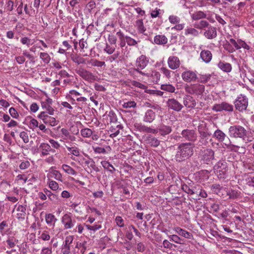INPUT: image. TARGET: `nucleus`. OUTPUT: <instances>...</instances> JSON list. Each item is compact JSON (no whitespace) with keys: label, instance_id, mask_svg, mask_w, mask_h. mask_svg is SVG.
Instances as JSON below:
<instances>
[{"label":"nucleus","instance_id":"1","mask_svg":"<svg viewBox=\"0 0 254 254\" xmlns=\"http://www.w3.org/2000/svg\"><path fill=\"white\" fill-rule=\"evenodd\" d=\"M194 145L191 143H182L178 146L175 159L182 162L190 158L193 154Z\"/></svg>","mask_w":254,"mask_h":254},{"label":"nucleus","instance_id":"2","mask_svg":"<svg viewBox=\"0 0 254 254\" xmlns=\"http://www.w3.org/2000/svg\"><path fill=\"white\" fill-rule=\"evenodd\" d=\"M214 172L220 179H225L227 176L228 166L225 160H220L213 167Z\"/></svg>","mask_w":254,"mask_h":254},{"label":"nucleus","instance_id":"3","mask_svg":"<svg viewBox=\"0 0 254 254\" xmlns=\"http://www.w3.org/2000/svg\"><path fill=\"white\" fill-rule=\"evenodd\" d=\"M228 133L231 137L241 138L245 140L247 136V131L242 126L236 125L230 127L228 129Z\"/></svg>","mask_w":254,"mask_h":254},{"label":"nucleus","instance_id":"4","mask_svg":"<svg viewBox=\"0 0 254 254\" xmlns=\"http://www.w3.org/2000/svg\"><path fill=\"white\" fill-rule=\"evenodd\" d=\"M148 63L149 59L146 56L142 55L136 59L135 63V68L133 70L142 75H148L145 74V72L141 71L146 67Z\"/></svg>","mask_w":254,"mask_h":254},{"label":"nucleus","instance_id":"5","mask_svg":"<svg viewBox=\"0 0 254 254\" xmlns=\"http://www.w3.org/2000/svg\"><path fill=\"white\" fill-rule=\"evenodd\" d=\"M248 98L244 94H240L234 102L236 110L240 112H244L247 110L248 106Z\"/></svg>","mask_w":254,"mask_h":254},{"label":"nucleus","instance_id":"6","mask_svg":"<svg viewBox=\"0 0 254 254\" xmlns=\"http://www.w3.org/2000/svg\"><path fill=\"white\" fill-rule=\"evenodd\" d=\"M185 90L189 94L199 96L203 95L205 86L202 84L198 83L187 85L185 86Z\"/></svg>","mask_w":254,"mask_h":254},{"label":"nucleus","instance_id":"7","mask_svg":"<svg viewBox=\"0 0 254 254\" xmlns=\"http://www.w3.org/2000/svg\"><path fill=\"white\" fill-rule=\"evenodd\" d=\"M12 213L13 216L18 220H24L27 213L26 206L16 204L14 205Z\"/></svg>","mask_w":254,"mask_h":254},{"label":"nucleus","instance_id":"8","mask_svg":"<svg viewBox=\"0 0 254 254\" xmlns=\"http://www.w3.org/2000/svg\"><path fill=\"white\" fill-rule=\"evenodd\" d=\"M76 72L83 79L90 82H93L97 79L96 76L81 66L76 69Z\"/></svg>","mask_w":254,"mask_h":254},{"label":"nucleus","instance_id":"9","mask_svg":"<svg viewBox=\"0 0 254 254\" xmlns=\"http://www.w3.org/2000/svg\"><path fill=\"white\" fill-rule=\"evenodd\" d=\"M61 222L65 229H70L75 226L76 221L70 213H65L62 217Z\"/></svg>","mask_w":254,"mask_h":254},{"label":"nucleus","instance_id":"10","mask_svg":"<svg viewBox=\"0 0 254 254\" xmlns=\"http://www.w3.org/2000/svg\"><path fill=\"white\" fill-rule=\"evenodd\" d=\"M212 110L216 112H222L223 111L232 112L233 111L234 108L232 104L226 102H222L219 104H215L212 106Z\"/></svg>","mask_w":254,"mask_h":254},{"label":"nucleus","instance_id":"11","mask_svg":"<svg viewBox=\"0 0 254 254\" xmlns=\"http://www.w3.org/2000/svg\"><path fill=\"white\" fill-rule=\"evenodd\" d=\"M38 118L41 119L44 124H48L51 126L54 127L58 124V121L56 119L48 115L45 112H41L39 115Z\"/></svg>","mask_w":254,"mask_h":254},{"label":"nucleus","instance_id":"12","mask_svg":"<svg viewBox=\"0 0 254 254\" xmlns=\"http://www.w3.org/2000/svg\"><path fill=\"white\" fill-rule=\"evenodd\" d=\"M181 76L183 80L187 82H194L197 79L196 72L190 70L184 71Z\"/></svg>","mask_w":254,"mask_h":254},{"label":"nucleus","instance_id":"13","mask_svg":"<svg viewBox=\"0 0 254 254\" xmlns=\"http://www.w3.org/2000/svg\"><path fill=\"white\" fill-rule=\"evenodd\" d=\"M47 172H48L47 174V179H52V178H54L55 180L61 182H63L62 174L60 171L55 169L53 167H51Z\"/></svg>","mask_w":254,"mask_h":254},{"label":"nucleus","instance_id":"14","mask_svg":"<svg viewBox=\"0 0 254 254\" xmlns=\"http://www.w3.org/2000/svg\"><path fill=\"white\" fill-rule=\"evenodd\" d=\"M167 107L176 112L180 111L183 108V106L176 99L174 98L169 99L167 102Z\"/></svg>","mask_w":254,"mask_h":254},{"label":"nucleus","instance_id":"15","mask_svg":"<svg viewBox=\"0 0 254 254\" xmlns=\"http://www.w3.org/2000/svg\"><path fill=\"white\" fill-rule=\"evenodd\" d=\"M51 229H49L47 227L45 229L40 230L38 233V238L39 240L47 242L51 239Z\"/></svg>","mask_w":254,"mask_h":254},{"label":"nucleus","instance_id":"16","mask_svg":"<svg viewBox=\"0 0 254 254\" xmlns=\"http://www.w3.org/2000/svg\"><path fill=\"white\" fill-rule=\"evenodd\" d=\"M182 137L186 140L194 142L197 139V134L195 131L191 129H184L181 133Z\"/></svg>","mask_w":254,"mask_h":254},{"label":"nucleus","instance_id":"17","mask_svg":"<svg viewBox=\"0 0 254 254\" xmlns=\"http://www.w3.org/2000/svg\"><path fill=\"white\" fill-rule=\"evenodd\" d=\"M67 150L69 152L70 154L72 156L70 157V158L76 162H78L79 163L80 162V160L79 159H76L75 157H82V156L80 154V149L77 147L75 146L69 147V146H66Z\"/></svg>","mask_w":254,"mask_h":254},{"label":"nucleus","instance_id":"18","mask_svg":"<svg viewBox=\"0 0 254 254\" xmlns=\"http://www.w3.org/2000/svg\"><path fill=\"white\" fill-rule=\"evenodd\" d=\"M167 63L169 67L173 70L179 68L181 64L179 59L176 56L169 57Z\"/></svg>","mask_w":254,"mask_h":254},{"label":"nucleus","instance_id":"19","mask_svg":"<svg viewBox=\"0 0 254 254\" xmlns=\"http://www.w3.org/2000/svg\"><path fill=\"white\" fill-rule=\"evenodd\" d=\"M136 129L140 132L156 134L158 132V129L148 127L141 124H137L135 126Z\"/></svg>","mask_w":254,"mask_h":254},{"label":"nucleus","instance_id":"20","mask_svg":"<svg viewBox=\"0 0 254 254\" xmlns=\"http://www.w3.org/2000/svg\"><path fill=\"white\" fill-rule=\"evenodd\" d=\"M200 59L205 64H209L212 59V54L209 50H202L200 53Z\"/></svg>","mask_w":254,"mask_h":254},{"label":"nucleus","instance_id":"21","mask_svg":"<svg viewBox=\"0 0 254 254\" xmlns=\"http://www.w3.org/2000/svg\"><path fill=\"white\" fill-rule=\"evenodd\" d=\"M183 103L186 108L189 109H192L194 108L196 105L195 100L190 95H186L184 97Z\"/></svg>","mask_w":254,"mask_h":254},{"label":"nucleus","instance_id":"22","mask_svg":"<svg viewBox=\"0 0 254 254\" xmlns=\"http://www.w3.org/2000/svg\"><path fill=\"white\" fill-rule=\"evenodd\" d=\"M204 36L208 39L215 38L217 36L216 28L211 26L208 27L204 32Z\"/></svg>","mask_w":254,"mask_h":254},{"label":"nucleus","instance_id":"23","mask_svg":"<svg viewBox=\"0 0 254 254\" xmlns=\"http://www.w3.org/2000/svg\"><path fill=\"white\" fill-rule=\"evenodd\" d=\"M47 184L49 188L55 193H58L61 190V188L60 187L59 184L52 179H47Z\"/></svg>","mask_w":254,"mask_h":254},{"label":"nucleus","instance_id":"24","mask_svg":"<svg viewBox=\"0 0 254 254\" xmlns=\"http://www.w3.org/2000/svg\"><path fill=\"white\" fill-rule=\"evenodd\" d=\"M155 113L152 110L148 109L145 113L143 121L146 123H151L155 120Z\"/></svg>","mask_w":254,"mask_h":254},{"label":"nucleus","instance_id":"25","mask_svg":"<svg viewBox=\"0 0 254 254\" xmlns=\"http://www.w3.org/2000/svg\"><path fill=\"white\" fill-rule=\"evenodd\" d=\"M58 219L52 213L46 214L45 215V221L47 225L49 227L54 228Z\"/></svg>","mask_w":254,"mask_h":254},{"label":"nucleus","instance_id":"26","mask_svg":"<svg viewBox=\"0 0 254 254\" xmlns=\"http://www.w3.org/2000/svg\"><path fill=\"white\" fill-rule=\"evenodd\" d=\"M199 32L195 28L187 27L184 30V34L186 36H190L191 37H198L199 35Z\"/></svg>","mask_w":254,"mask_h":254},{"label":"nucleus","instance_id":"27","mask_svg":"<svg viewBox=\"0 0 254 254\" xmlns=\"http://www.w3.org/2000/svg\"><path fill=\"white\" fill-rule=\"evenodd\" d=\"M26 121L28 122L27 126L28 127L33 131L36 130L38 128L39 123L35 119L31 117H27Z\"/></svg>","mask_w":254,"mask_h":254},{"label":"nucleus","instance_id":"28","mask_svg":"<svg viewBox=\"0 0 254 254\" xmlns=\"http://www.w3.org/2000/svg\"><path fill=\"white\" fill-rule=\"evenodd\" d=\"M217 66L223 71L227 73L230 72L232 69L231 64L224 61H220L217 64Z\"/></svg>","mask_w":254,"mask_h":254},{"label":"nucleus","instance_id":"29","mask_svg":"<svg viewBox=\"0 0 254 254\" xmlns=\"http://www.w3.org/2000/svg\"><path fill=\"white\" fill-rule=\"evenodd\" d=\"M39 149L41 152V155L44 156L49 154L50 151H52L51 146L46 143H42L40 144Z\"/></svg>","mask_w":254,"mask_h":254},{"label":"nucleus","instance_id":"30","mask_svg":"<svg viewBox=\"0 0 254 254\" xmlns=\"http://www.w3.org/2000/svg\"><path fill=\"white\" fill-rule=\"evenodd\" d=\"M174 230L179 235L185 238L190 239L192 238V235L190 233L182 229L179 227H175L174 228Z\"/></svg>","mask_w":254,"mask_h":254},{"label":"nucleus","instance_id":"31","mask_svg":"<svg viewBox=\"0 0 254 254\" xmlns=\"http://www.w3.org/2000/svg\"><path fill=\"white\" fill-rule=\"evenodd\" d=\"M148 75H145L147 77L151 78L153 82L157 83L160 79V74L159 72L155 70H152L150 72H145Z\"/></svg>","mask_w":254,"mask_h":254},{"label":"nucleus","instance_id":"32","mask_svg":"<svg viewBox=\"0 0 254 254\" xmlns=\"http://www.w3.org/2000/svg\"><path fill=\"white\" fill-rule=\"evenodd\" d=\"M146 143L148 144L149 145L154 147H156L159 146L160 142V140L157 138L150 135H149L146 137Z\"/></svg>","mask_w":254,"mask_h":254},{"label":"nucleus","instance_id":"33","mask_svg":"<svg viewBox=\"0 0 254 254\" xmlns=\"http://www.w3.org/2000/svg\"><path fill=\"white\" fill-rule=\"evenodd\" d=\"M157 129H158V132L160 134L163 136L169 134L172 131V128L170 126L164 125L160 126Z\"/></svg>","mask_w":254,"mask_h":254},{"label":"nucleus","instance_id":"34","mask_svg":"<svg viewBox=\"0 0 254 254\" xmlns=\"http://www.w3.org/2000/svg\"><path fill=\"white\" fill-rule=\"evenodd\" d=\"M167 42L168 39L163 35H158L154 38V43L157 45H164Z\"/></svg>","mask_w":254,"mask_h":254},{"label":"nucleus","instance_id":"35","mask_svg":"<svg viewBox=\"0 0 254 254\" xmlns=\"http://www.w3.org/2000/svg\"><path fill=\"white\" fill-rule=\"evenodd\" d=\"M81 94L74 90H71L69 91V93L66 95V98L68 99V101L71 102H74L75 101V98L78 97V96Z\"/></svg>","mask_w":254,"mask_h":254},{"label":"nucleus","instance_id":"36","mask_svg":"<svg viewBox=\"0 0 254 254\" xmlns=\"http://www.w3.org/2000/svg\"><path fill=\"white\" fill-rule=\"evenodd\" d=\"M214 152L210 149H207L204 151L203 158L206 162L210 161L214 158Z\"/></svg>","mask_w":254,"mask_h":254},{"label":"nucleus","instance_id":"37","mask_svg":"<svg viewBox=\"0 0 254 254\" xmlns=\"http://www.w3.org/2000/svg\"><path fill=\"white\" fill-rule=\"evenodd\" d=\"M116 34L119 39V45L121 48L124 47L127 43V36H125L123 33L120 31L118 32Z\"/></svg>","mask_w":254,"mask_h":254},{"label":"nucleus","instance_id":"38","mask_svg":"<svg viewBox=\"0 0 254 254\" xmlns=\"http://www.w3.org/2000/svg\"><path fill=\"white\" fill-rule=\"evenodd\" d=\"M18 242V240L13 236H8L6 243L7 245V248L8 249L13 248Z\"/></svg>","mask_w":254,"mask_h":254},{"label":"nucleus","instance_id":"39","mask_svg":"<svg viewBox=\"0 0 254 254\" xmlns=\"http://www.w3.org/2000/svg\"><path fill=\"white\" fill-rule=\"evenodd\" d=\"M135 27L139 33L143 34L146 31L142 19L137 20L135 22Z\"/></svg>","mask_w":254,"mask_h":254},{"label":"nucleus","instance_id":"40","mask_svg":"<svg viewBox=\"0 0 254 254\" xmlns=\"http://www.w3.org/2000/svg\"><path fill=\"white\" fill-rule=\"evenodd\" d=\"M213 136L220 142L223 141L226 136V134L220 129L215 130Z\"/></svg>","mask_w":254,"mask_h":254},{"label":"nucleus","instance_id":"41","mask_svg":"<svg viewBox=\"0 0 254 254\" xmlns=\"http://www.w3.org/2000/svg\"><path fill=\"white\" fill-rule=\"evenodd\" d=\"M206 16V14L201 11H196L191 14V18L193 20H197L204 18H205Z\"/></svg>","mask_w":254,"mask_h":254},{"label":"nucleus","instance_id":"42","mask_svg":"<svg viewBox=\"0 0 254 254\" xmlns=\"http://www.w3.org/2000/svg\"><path fill=\"white\" fill-rule=\"evenodd\" d=\"M195 5L198 7H208L210 6L211 2L209 1V0H196L194 2Z\"/></svg>","mask_w":254,"mask_h":254},{"label":"nucleus","instance_id":"43","mask_svg":"<svg viewBox=\"0 0 254 254\" xmlns=\"http://www.w3.org/2000/svg\"><path fill=\"white\" fill-rule=\"evenodd\" d=\"M62 169L65 173L70 175H75L76 174V171L70 166L66 164H63L62 166Z\"/></svg>","mask_w":254,"mask_h":254},{"label":"nucleus","instance_id":"44","mask_svg":"<svg viewBox=\"0 0 254 254\" xmlns=\"http://www.w3.org/2000/svg\"><path fill=\"white\" fill-rule=\"evenodd\" d=\"M106 149H108V151H107L105 148L101 147H93V149L95 153L97 154H106L108 152L110 151L111 147L109 146H106Z\"/></svg>","mask_w":254,"mask_h":254},{"label":"nucleus","instance_id":"45","mask_svg":"<svg viewBox=\"0 0 254 254\" xmlns=\"http://www.w3.org/2000/svg\"><path fill=\"white\" fill-rule=\"evenodd\" d=\"M61 132L62 134V137L64 139L72 140L74 138V137L72 136L68 130L65 128H62L61 130Z\"/></svg>","mask_w":254,"mask_h":254},{"label":"nucleus","instance_id":"46","mask_svg":"<svg viewBox=\"0 0 254 254\" xmlns=\"http://www.w3.org/2000/svg\"><path fill=\"white\" fill-rule=\"evenodd\" d=\"M81 135L84 138H89L90 137L92 134L93 131L88 128H84L80 130Z\"/></svg>","mask_w":254,"mask_h":254},{"label":"nucleus","instance_id":"47","mask_svg":"<svg viewBox=\"0 0 254 254\" xmlns=\"http://www.w3.org/2000/svg\"><path fill=\"white\" fill-rule=\"evenodd\" d=\"M71 59L74 63L78 64L85 63V59L77 55H72L71 57Z\"/></svg>","mask_w":254,"mask_h":254},{"label":"nucleus","instance_id":"48","mask_svg":"<svg viewBox=\"0 0 254 254\" xmlns=\"http://www.w3.org/2000/svg\"><path fill=\"white\" fill-rule=\"evenodd\" d=\"M101 164L104 168L107 169L108 171H109L112 173H113L116 170L114 166L108 161H102L101 162Z\"/></svg>","mask_w":254,"mask_h":254},{"label":"nucleus","instance_id":"49","mask_svg":"<svg viewBox=\"0 0 254 254\" xmlns=\"http://www.w3.org/2000/svg\"><path fill=\"white\" fill-rule=\"evenodd\" d=\"M39 57L42 60L44 63L49 64L51 61L50 55L45 52H41L39 53Z\"/></svg>","mask_w":254,"mask_h":254},{"label":"nucleus","instance_id":"50","mask_svg":"<svg viewBox=\"0 0 254 254\" xmlns=\"http://www.w3.org/2000/svg\"><path fill=\"white\" fill-rule=\"evenodd\" d=\"M209 23L206 20H201L199 22L194 24V27L199 29H203L205 28L208 27Z\"/></svg>","mask_w":254,"mask_h":254},{"label":"nucleus","instance_id":"51","mask_svg":"<svg viewBox=\"0 0 254 254\" xmlns=\"http://www.w3.org/2000/svg\"><path fill=\"white\" fill-rule=\"evenodd\" d=\"M88 64L94 66L102 67L105 65L104 62H101L95 59H92L87 62Z\"/></svg>","mask_w":254,"mask_h":254},{"label":"nucleus","instance_id":"52","mask_svg":"<svg viewBox=\"0 0 254 254\" xmlns=\"http://www.w3.org/2000/svg\"><path fill=\"white\" fill-rule=\"evenodd\" d=\"M161 89L171 93H174L175 91V87L170 84H162L161 86Z\"/></svg>","mask_w":254,"mask_h":254},{"label":"nucleus","instance_id":"53","mask_svg":"<svg viewBox=\"0 0 254 254\" xmlns=\"http://www.w3.org/2000/svg\"><path fill=\"white\" fill-rule=\"evenodd\" d=\"M209 174L210 172L207 170H204L200 171L198 173L199 177L201 178L200 182L208 180L209 177Z\"/></svg>","mask_w":254,"mask_h":254},{"label":"nucleus","instance_id":"54","mask_svg":"<svg viewBox=\"0 0 254 254\" xmlns=\"http://www.w3.org/2000/svg\"><path fill=\"white\" fill-rule=\"evenodd\" d=\"M246 4V2H240L235 6L232 7V8L233 9V10L236 12L240 13L244 8V7L245 6Z\"/></svg>","mask_w":254,"mask_h":254},{"label":"nucleus","instance_id":"55","mask_svg":"<svg viewBox=\"0 0 254 254\" xmlns=\"http://www.w3.org/2000/svg\"><path fill=\"white\" fill-rule=\"evenodd\" d=\"M41 106L43 109H45L47 113L50 115H53L55 113V110L52 107L51 105L46 104L45 103H41Z\"/></svg>","mask_w":254,"mask_h":254},{"label":"nucleus","instance_id":"56","mask_svg":"<svg viewBox=\"0 0 254 254\" xmlns=\"http://www.w3.org/2000/svg\"><path fill=\"white\" fill-rule=\"evenodd\" d=\"M122 105L123 108L127 109L130 108H135L136 106V103L133 101H129L127 102L124 101Z\"/></svg>","mask_w":254,"mask_h":254},{"label":"nucleus","instance_id":"57","mask_svg":"<svg viewBox=\"0 0 254 254\" xmlns=\"http://www.w3.org/2000/svg\"><path fill=\"white\" fill-rule=\"evenodd\" d=\"M28 178L25 175H18L16 178V181L19 184L23 185L27 181Z\"/></svg>","mask_w":254,"mask_h":254},{"label":"nucleus","instance_id":"58","mask_svg":"<svg viewBox=\"0 0 254 254\" xmlns=\"http://www.w3.org/2000/svg\"><path fill=\"white\" fill-rule=\"evenodd\" d=\"M69 207L70 209L73 210V211L78 214L81 215L82 213L80 207L78 206V204L76 203H72L70 205Z\"/></svg>","mask_w":254,"mask_h":254},{"label":"nucleus","instance_id":"59","mask_svg":"<svg viewBox=\"0 0 254 254\" xmlns=\"http://www.w3.org/2000/svg\"><path fill=\"white\" fill-rule=\"evenodd\" d=\"M227 194L231 199H235L239 196V192L236 190H231L227 192Z\"/></svg>","mask_w":254,"mask_h":254},{"label":"nucleus","instance_id":"60","mask_svg":"<svg viewBox=\"0 0 254 254\" xmlns=\"http://www.w3.org/2000/svg\"><path fill=\"white\" fill-rule=\"evenodd\" d=\"M84 225L88 230L93 231L94 232H95L96 231L101 229L102 227L101 225L98 224L96 223L93 226H91V225H89L88 224H85Z\"/></svg>","mask_w":254,"mask_h":254},{"label":"nucleus","instance_id":"61","mask_svg":"<svg viewBox=\"0 0 254 254\" xmlns=\"http://www.w3.org/2000/svg\"><path fill=\"white\" fill-rule=\"evenodd\" d=\"M168 20L171 23L173 24L179 23L180 21V17L174 15L169 16Z\"/></svg>","mask_w":254,"mask_h":254},{"label":"nucleus","instance_id":"62","mask_svg":"<svg viewBox=\"0 0 254 254\" xmlns=\"http://www.w3.org/2000/svg\"><path fill=\"white\" fill-rule=\"evenodd\" d=\"M239 47L238 49H240L241 48H243L245 50H246L247 51L250 50V46L248 45L245 41L239 39Z\"/></svg>","mask_w":254,"mask_h":254},{"label":"nucleus","instance_id":"63","mask_svg":"<svg viewBox=\"0 0 254 254\" xmlns=\"http://www.w3.org/2000/svg\"><path fill=\"white\" fill-rule=\"evenodd\" d=\"M182 188L183 191H184L188 194L191 195L195 193L193 190L190 189L188 185L186 184L183 185L182 186Z\"/></svg>","mask_w":254,"mask_h":254},{"label":"nucleus","instance_id":"64","mask_svg":"<svg viewBox=\"0 0 254 254\" xmlns=\"http://www.w3.org/2000/svg\"><path fill=\"white\" fill-rule=\"evenodd\" d=\"M52 248L51 246L43 247L41 252V254H52Z\"/></svg>","mask_w":254,"mask_h":254}]
</instances>
